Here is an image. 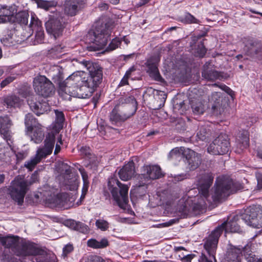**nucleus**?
Here are the masks:
<instances>
[{"label":"nucleus","instance_id":"39448f33","mask_svg":"<svg viewBox=\"0 0 262 262\" xmlns=\"http://www.w3.org/2000/svg\"><path fill=\"white\" fill-rule=\"evenodd\" d=\"M57 134V133L54 132L49 133L45 140L44 147L38 149L35 156L30 160L25 162L24 166L28 168L29 171H32L42 159L45 158L48 155L52 153L54 146L55 136Z\"/></svg>","mask_w":262,"mask_h":262},{"label":"nucleus","instance_id":"37998d69","mask_svg":"<svg viewBox=\"0 0 262 262\" xmlns=\"http://www.w3.org/2000/svg\"><path fill=\"white\" fill-rule=\"evenodd\" d=\"M184 150H183L182 148L176 147L172 149L169 153V158H180L182 157V154H184Z\"/></svg>","mask_w":262,"mask_h":262},{"label":"nucleus","instance_id":"f704fd0d","mask_svg":"<svg viewBox=\"0 0 262 262\" xmlns=\"http://www.w3.org/2000/svg\"><path fill=\"white\" fill-rule=\"evenodd\" d=\"M88 246L93 248H103L108 245V241L106 238H103L100 241L95 239H90L88 241Z\"/></svg>","mask_w":262,"mask_h":262},{"label":"nucleus","instance_id":"423d86ee","mask_svg":"<svg viewBox=\"0 0 262 262\" xmlns=\"http://www.w3.org/2000/svg\"><path fill=\"white\" fill-rule=\"evenodd\" d=\"M110 26L106 23L100 24L99 22L96 24L95 29L89 32L86 38L98 46V48L101 49L104 48L107 45L108 40H110Z\"/></svg>","mask_w":262,"mask_h":262},{"label":"nucleus","instance_id":"7ed1b4c3","mask_svg":"<svg viewBox=\"0 0 262 262\" xmlns=\"http://www.w3.org/2000/svg\"><path fill=\"white\" fill-rule=\"evenodd\" d=\"M137 109V103L133 96L121 97L110 115L113 124L124 122L133 116Z\"/></svg>","mask_w":262,"mask_h":262},{"label":"nucleus","instance_id":"a18cd8bd","mask_svg":"<svg viewBox=\"0 0 262 262\" xmlns=\"http://www.w3.org/2000/svg\"><path fill=\"white\" fill-rule=\"evenodd\" d=\"M179 212L180 213L179 215L180 218L186 217L189 213V209L187 204L185 203L179 208Z\"/></svg>","mask_w":262,"mask_h":262},{"label":"nucleus","instance_id":"aec40b11","mask_svg":"<svg viewBox=\"0 0 262 262\" xmlns=\"http://www.w3.org/2000/svg\"><path fill=\"white\" fill-rule=\"evenodd\" d=\"M84 0H66L64 4V11L68 16L76 15L81 9Z\"/></svg>","mask_w":262,"mask_h":262},{"label":"nucleus","instance_id":"72a5a7b5","mask_svg":"<svg viewBox=\"0 0 262 262\" xmlns=\"http://www.w3.org/2000/svg\"><path fill=\"white\" fill-rule=\"evenodd\" d=\"M3 246L8 247H15L18 245V236H8L3 237L1 240Z\"/></svg>","mask_w":262,"mask_h":262},{"label":"nucleus","instance_id":"338daca9","mask_svg":"<svg viewBox=\"0 0 262 262\" xmlns=\"http://www.w3.org/2000/svg\"><path fill=\"white\" fill-rule=\"evenodd\" d=\"M194 256L193 255H187L184 256L183 258V261L184 262H191V259L194 258Z\"/></svg>","mask_w":262,"mask_h":262},{"label":"nucleus","instance_id":"0e129e2a","mask_svg":"<svg viewBox=\"0 0 262 262\" xmlns=\"http://www.w3.org/2000/svg\"><path fill=\"white\" fill-rule=\"evenodd\" d=\"M80 152L82 154L88 156L90 154V148L87 147H82L80 148Z\"/></svg>","mask_w":262,"mask_h":262},{"label":"nucleus","instance_id":"412c9836","mask_svg":"<svg viewBox=\"0 0 262 262\" xmlns=\"http://www.w3.org/2000/svg\"><path fill=\"white\" fill-rule=\"evenodd\" d=\"M202 76L208 81H214L217 79H222L223 78L221 73L213 69V66L210 62H207L204 65Z\"/></svg>","mask_w":262,"mask_h":262},{"label":"nucleus","instance_id":"b1692460","mask_svg":"<svg viewBox=\"0 0 262 262\" xmlns=\"http://www.w3.org/2000/svg\"><path fill=\"white\" fill-rule=\"evenodd\" d=\"M242 249L229 245L224 259V262H241Z\"/></svg>","mask_w":262,"mask_h":262},{"label":"nucleus","instance_id":"e433bc0d","mask_svg":"<svg viewBox=\"0 0 262 262\" xmlns=\"http://www.w3.org/2000/svg\"><path fill=\"white\" fill-rule=\"evenodd\" d=\"M36 4L38 8L45 10H49L52 8L55 7L57 3L55 1H46L43 0H36Z\"/></svg>","mask_w":262,"mask_h":262},{"label":"nucleus","instance_id":"69168bd1","mask_svg":"<svg viewBox=\"0 0 262 262\" xmlns=\"http://www.w3.org/2000/svg\"><path fill=\"white\" fill-rule=\"evenodd\" d=\"M79 171H80L81 174L82 175L83 183H84L85 182H89V181L88 180V176H87L86 172L84 171V169L79 168Z\"/></svg>","mask_w":262,"mask_h":262},{"label":"nucleus","instance_id":"9b49d317","mask_svg":"<svg viewBox=\"0 0 262 262\" xmlns=\"http://www.w3.org/2000/svg\"><path fill=\"white\" fill-rule=\"evenodd\" d=\"M162 176L161 169L158 165H144L142 167L141 173L139 176V184L138 190L142 186L144 187L146 183L150 180L159 179Z\"/></svg>","mask_w":262,"mask_h":262},{"label":"nucleus","instance_id":"58836bf2","mask_svg":"<svg viewBox=\"0 0 262 262\" xmlns=\"http://www.w3.org/2000/svg\"><path fill=\"white\" fill-rule=\"evenodd\" d=\"M72 227L75 230L83 233H87L89 231V227L80 222L72 221L71 223Z\"/></svg>","mask_w":262,"mask_h":262},{"label":"nucleus","instance_id":"393cba45","mask_svg":"<svg viewBox=\"0 0 262 262\" xmlns=\"http://www.w3.org/2000/svg\"><path fill=\"white\" fill-rule=\"evenodd\" d=\"M135 173V163L133 161H130L120 169L118 174L122 181H127L133 177Z\"/></svg>","mask_w":262,"mask_h":262},{"label":"nucleus","instance_id":"4468645a","mask_svg":"<svg viewBox=\"0 0 262 262\" xmlns=\"http://www.w3.org/2000/svg\"><path fill=\"white\" fill-rule=\"evenodd\" d=\"M62 71L59 68H57L55 71V73L52 76V79L53 81L59 85L58 94L59 95L64 99L70 98L71 96L67 90L70 91L73 90V88H71L70 85H67L66 84V80H64Z\"/></svg>","mask_w":262,"mask_h":262},{"label":"nucleus","instance_id":"ddd939ff","mask_svg":"<svg viewBox=\"0 0 262 262\" xmlns=\"http://www.w3.org/2000/svg\"><path fill=\"white\" fill-rule=\"evenodd\" d=\"M59 172L60 173V179H63V184L66 185L67 189L74 190L77 188L76 179L71 175L72 169L70 166L67 163H61L59 167Z\"/></svg>","mask_w":262,"mask_h":262},{"label":"nucleus","instance_id":"c85d7f7f","mask_svg":"<svg viewBox=\"0 0 262 262\" xmlns=\"http://www.w3.org/2000/svg\"><path fill=\"white\" fill-rule=\"evenodd\" d=\"M30 132L31 140L35 143H40L44 138V134L42 130L41 125L39 124H37V126H34L27 134Z\"/></svg>","mask_w":262,"mask_h":262},{"label":"nucleus","instance_id":"49530a36","mask_svg":"<svg viewBox=\"0 0 262 262\" xmlns=\"http://www.w3.org/2000/svg\"><path fill=\"white\" fill-rule=\"evenodd\" d=\"M30 25L33 29L36 27L37 29L41 26V22L36 16L32 15Z\"/></svg>","mask_w":262,"mask_h":262},{"label":"nucleus","instance_id":"20e7f679","mask_svg":"<svg viewBox=\"0 0 262 262\" xmlns=\"http://www.w3.org/2000/svg\"><path fill=\"white\" fill-rule=\"evenodd\" d=\"M32 181H28L22 176L16 177L8 188V194L18 205H21L29 187L37 180V173L34 172L31 177Z\"/></svg>","mask_w":262,"mask_h":262},{"label":"nucleus","instance_id":"0eeeda50","mask_svg":"<svg viewBox=\"0 0 262 262\" xmlns=\"http://www.w3.org/2000/svg\"><path fill=\"white\" fill-rule=\"evenodd\" d=\"M45 27L47 32L54 38L61 36L65 28L62 14L57 11H52L49 15L48 20L45 23Z\"/></svg>","mask_w":262,"mask_h":262},{"label":"nucleus","instance_id":"de8ad7c7","mask_svg":"<svg viewBox=\"0 0 262 262\" xmlns=\"http://www.w3.org/2000/svg\"><path fill=\"white\" fill-rule=\"evenodd\" d=\"M37 31L35 35L36 41L38 43H41L44 38V32L40 28H37Z\"/></svg>","mask_w":262,"mask_h":262},{"label":"nucleus","instance_id":"f3484780","mask_svg":"<svg viewBox=\"0 0 262 262\" xmlns=\"http://www.w3.org/2000/svg\"><path fill=\"white\" fill-rule=\"evenodd\" d=\"M245 54L251 57H262V42L257 40H249L244 49Z\"/></svg>","mask_w":262,"mask_h":262},{"label":"nucleus","instance_id":"6e6d98bb","mask_svg":"<svg viewBox=\"0 0 262 262\" xmlns=\"http://www.w3.org/2000/svg\"><path fill=\"white\" fill-rule=\"evenodd\" d=\"M56 120L58 123H62L64 120V115L62 112L55 111Z\"/></svg>","mask_w":262,"mask_h":262},{"label":"nucleus","instance_id":"dca6fc26","mask_svg":"<svg viewBox=\"0 0 262 262\" xmlns=\"http://www.w3.org/2000/svg\"><path fill=\"white\" fill-rule=\"evenodd\" d=\"M27 102L31 110L37 115L43 114L49 110L48 104L46 102L41 103L37 101L36 97L34 95L28 96Z\"/></svg>","mask_w":262,"mask_h":262},{"label":"nucleus","instance_id":"ea45409f","mask_svg":"<svg viewBox=\"0 0 262 262\" xmlns=\"http://www.w3.org/2000/svg\"><path fill=\"white\" fill-rule=\"evenodd\" d=\"M29 14L28 13L23 11L16 13L14 18H16V21L20 24L27 25L28 21Z\"/></svg>","mask_w":262,"mask_h":262},{"label":"nucleus","instance_id":"5701e85b","mask_svg":"<svg viewBox=\"0 0 262 262\" xmlns=\"http://www.w3.org/2000/svg\"><path fill=\"white\" fill-rule=\"evenodd\" d=\"M86 74L83 71H77L73 73L72 75L66 78V84L71 85L70 86L73 88V90H76V87H80L83 85V78Z\"/></svg>","mask_w":262,"mask_h":262},{"label":"nucleus","instance_id":"a878e982","mask_svg":"<svg viewBox=\"0 0 262 262\" xmlns=\"http://www.w3.org/2000/svg\"><path fill=\"white\" fill-rule=\"evenodd\" d=\"M12 125V120L8 116L0 117V134L6 140H10V128Z\"/></svg>","mask_w":262,"mask_h":262},{"label":"nucleus","instance_id":"4be33fe9","mask_svg":"<svg viewBox=\"0 0 262 262\" xmlns=\"http://www.w3.org/2000/svg\"><path fill=\"white\" fill-rule=\"evenodd\" d=\"M245 214V212L240 216H234L232 220L228 222H224L221 226H223L224 230H225L226 232H240L242 230L239 224H242V222L245 223V221L242 220Z\"/></svg>","mask_w":262,"mask_h":262},{"label":"nucleus","instance_id":"a19ab883","mask_svg":"<svg viewBox=\"0 0 262 262\" xmlns=\"http://www.w3.org/2000/svg\"><path fill=\"white\" fill-rule=\"evenodd\" d=\"M206 53V50L203 43L201 41L197 45V47L194 49V55L195 56L203 57Z\"/></svg>","mask_w":262,"mask_h":262},{"label":"nucleus","instance_id":"f03ea898","mask_svg":"<svg viewBox=\"0 0 262 262\" xmlns=\"http://www.w3.org/2000/svg\"><path fill=\"white\" fill-rule=\"evenodd\" d=\"M89 71V75L83 78V85L76 90H67L70 96L79 98H86L92 95L102 79V72L99 65L83 60L80 62Z\"/></svg>","mask_w":262,"mask_h":262},{"label":"nucleus","instance_id":"052dcab7","mask_svg":"<svg viewBox=\"0 0 262 262\" xmlns=\"http://www.w3.org/2000/svg\"><path fill=\"white\" fill-rule=\"evenodd\" d=\"M157 95L160 98L159 99H161V101L165 102L166 98H167V94L164 92V91H158L157 92Z\"/></svg>","mask_w":262,"mask_h":262},{"label":"nucleus","instance_id":"864d4df0","mask_svg":"<svg viewBox=\"0 0 262 262\" xmlns=\"http://www.w3.org/2000/svg\"><path fill=\"white\" fill-rule=\"evenodd\" d=\"M15 79V78L14 77L12 76H8L5 79L3 80L1 83V88H4L6 85H7L10 83L12 82Z\"/></svg>","mask_w":262,"mask_h":262},{"label":"nucleus","instance_id":"bf43d9fd","mask_svg":"<svg viewBox=\"0 0 262 262\" xmlns=\"http://www.w3.org/2000/svg\"><path fill=\"white\" fill-rule=\"evenodd\" d=\"M17 161H21L27 157V154L25 152H18L16 154Z\"/></svg>","mask_w":262,"mask_h":262},{"label":"nucleus","instance_id":"f8f14e48","mask_svg":"<svg viewBox=\"0 0 262 262\" xmlns=\"http://www.w3.org/2000/svg\"><path fill=\"white\" fill-rule=\"evenodd\" d=\"M115 181H116L118 187H110V190L118 206L121 208H125L128 202V187L122 184L118 180Z\"/></svg>","mask_w":262,"mask_h":262},{"label":"nucleus","instance_id":"13d9d810","mask_svg":"<svg viewBox=\"0 0 262 262\" xmlns=\"http://www.w3.org/2000/svg\"><path fill=\"white\" fill-rule=\"evenodd\" d=\"M58 142H57L55 149L54 150V155H57L60 150V145L62 144L61 138V137H58Z\"/></svg>","mask_w":262,"mask_h":262},{"label":"nucleus","instance_id":"603ef678","mask_svg":"<svg viewBox=\"0 0 262 262\" xmlns=\"http://www.w3.org/2000/svg\"><path fill=\"white\" fill-rule=\"evenodd\" d=\"M73 250V246L71 244H68L63 248L62 255L66 257L69 253Z\"/></svg>","mask_w":262,"mask_h":262},{"label":"nucleus","instance_id":"3c124183","mask_svg":"<svg viewBox=\"0 0 262 262\" xmlns=\"http://www.w3.org/2000/svg\"><path fill=\"white\" fill-rule=\"evenodd\" d=\"M213 85L218 86L221 89L226 92L231 96H232V95H233V91L230 88H229L228 86H226L225 84H221L220 85H218L217 84L215 83L213 84Z\"/></svg>","mask_w":262,"mask_h":262},{"label":"nucleus","instance_id":"6e6552de","mask_svg":"<svg viewBox=\"0 0 262 262\" xmlns=\"http://www.w3.org/2000/svg\"><path fill=\"white\" fill-rule=\"evenodd\" d=\"M33 87L38 95L45 98L52 96L55 92L53 84L45 76L39 75L35 77Z\"/></svg>","mask_w":262,"mask_h":262},{"label":"nucleus","instance_id":"8fccbe9b","mask_svg":"<svg viewBox=\"0 0 262 262\" xmlns=\"http://www.w3.org/2000/svg\"><path fill=\"white\" fill-rule=\"evenodd\" d=\"M185 21L187 23H199V20L195 18L193 16L190 14H187L185 16Z\"/></svg>","mask_w":262,"mask_h":262},{"label":"nucleus","instance_id":"09e8293b","mask_svg":"<svg viewBox=\"0 0 262 262\" xmlns=\"http://www.w3.org/2000/svg\"><path fill=\"white\" fill-rule=\"evenodd\" d=\"M120 44V41L118 39H114L110 43L108 47H107V50L110 51L114 50L116 49Z\"/></svg>","mask_w":262,"mask_h":262},{"label":"nucleus","instance_id":"e2e57ef3","mask_svg":"<svg viewBox=\"0 0 262 262\" xmlns=\"http://www.w3.org/2000/svg\"><path fill=\"white\" fill-rule=\"evenodd\" d=\"M198 262H213L211 259H208L207 256L202 254V255L198 259Z\"/></svg>","mask_w":262,"mask_h":262},{"label":"nucleus","instance_id":"2f4dec72","mask_svg":"<svg viewBox=\"0 0 262 262\" xmlns=\"http://www.w3.org/2000/svg\"><path fill=\"white\" fill-rule=\"evenodd\" d=\"M1 42L5 46L11 47L20 43L21 41L17 39L15 33L10 32L1 39Z\"/></svg>","mask_w":262,"mask_h":262},{"label":"nucleus","instance_id":"bb28decb","mask_svg":"<svg viewBox=\"0 0 262 262\" xmlns=\"http://www.w3.org/2000/svg\"><path fill=\"white\" fill-rule=\"evenodd\" d=\"M42 251L34 245L30 243H23L21 244V249L17 253V255H36L40 254Z\"/></svg>","mask_w":262,"mask_h":262},{"label":"nucleus","instance_id":"5fc2aeb1","mask_svg":"<svg viewBox=\"0 0 262 262\" xmlns=\"http://www.w3.org/2000/svg\"><path fill=\"white\" fill-rule=\"evenodd\" d=\"M89 185V182H85L84 183H83V187L82 189V194L80 197L81 200H82L84 198L88 190Z\"/></svg>","mask_w":262,"mask_h":262},{"label":"nucleus","instance_id":"680f3d73","mask_svg":"<svg viewBox=\"0 0 262 262\" xmlns=\"http://www.w3.org/2000/svg\"><path fill=\"white\" fill-rule=\"evenodd\" d=\"M89 262H105L104 260L99 256H94L91 257Z\"/></svg>","mask_w":262,"mask_h":262},{"label":"nucleus","instance_id":"cd10ccee","mask_svg":"<svg viewBox=\"0 0 262 262\" xmlns=\"http://www.w3.org/2000/svg\"><path fill=\"white\" fill-rule=\"evenodd\" d=\"M159 61V57H152L147 61V66L150 71V76L157 81H160L162 78L157 67Z\"/></svg>","mask_w":262,"mask_h":262},{"label":"nucleus","instance_id":"4c0bfd02","mask_svg":"<svg viewBox=\"0 0 262 262\" xmlns=\"http://www.w3.org/2000/svg\"><path fill=\"white\" fill-rule=\"evenodd\" d=\"M210 134L209 130L207 127L200 126L196 132V137L200 140L204 141L209 137Z\"/></svg>","mask_w":262,"mask_h":262},{"label":"nucleus","instance_id":"4d7b16f0","mask_svg":"<svg viewBox=\"0 0 262 262\" xmlns=\"http://www.w3.org/2000/svg\"><path fill=\"white\" fill-rule=\"evenodd\" d=\"M177 221V220H175V219L171 220L169 222H165V223H162V224H159L158 225H156V227H158V228L168 227V226L172 225Z\"/></svg>","mask_w":262,"mask_h":262},{"label":"nucleus","instance_id":"9d476101","mask_svg":"<svg viewBox=\"0 0 262 262\" xmlns=\"http://www.w3.org/2000/svg\"><path fill=\"white\" fill-rule=\"evenodd\" d=\"M223 226H219L205 239L204 247L210 258L215 262V255L217 249L219 238L224 231Z\"/></svg>","mask_w":262,"mask_h":262},{"label":"nucleus","instance_id":"473e14b6","mask_svg":"<svg viewBox=\"0 0 262 262\" xmlns=\"http://www.w3.org/2000/svg\"><path fill=\"white\" fill-rule=\"evenodd\" d=\"M190 104L193 114L199 115L204 113L205 107L200 101L196 99L191 100Z\"/></svg>","mask_w":262,"mask_h":262},{"label":"nucleus","instance_id":"c9c22d12","mask_svg":"<svg viewBox=\"0 0 262 262\" xmlns=\"http://www.w3.org/2000/svg\"><path fill=\"white\" fill-rule=\"evenodd\" d=\"M25 123L27 128V133H28L34 126H37L38 124L36 122V119L33 115L29 113L26 115Z\"/></svg>","mask_w":262,"mask_h":262},{"label":"nucleus","instance_id":"c756f323","mask_svg":"<svg viewBox=\"0 0 262 262\" xmlns=\"http://www.w3.org/2000/svg\"><path fill=\"white\" fill-rule=\"evenodd\" d=\"M17 13V9L15 5L3 6L1 8V14L6 18H8V21L10 22L14 20V15Z\"/></svg>","mask_w":262,"mask_h":262},{"label":"nucleus","instance_id":"a211bd4d","mask_svg":"<svg viewBox=\"0 0 262 262\" xmlns=\"http://www.w3.org/2000/svg\"><path fill=\"white\" fill-rule=\"evenodd\" d=\"M211 104V110L214 115H218L223 112L226 106L225 101H223L220 93L215 92L209 99Z\"/></svg>","mask_w":262,"mask_h":262},{"label":"nucleus","instance_id":"f257e3e1","mask_svg":"<svg viewBox=\"0 0 262 262\" xmlns=\"http://www.w3.org/2000/svg\"><path fill=\"white\" fill-rule=\"evenodd\" d=\"M213 176L211 173H205L198 180V186L201 197L203 198L198 203L194 204L192 209L195 214H199L205 209L207 204L218 202L225 199L231 193L236 191L237 188L229 177L220 176L217 178L213 190L210 194L209 189L213 183Z\"/></svg>","mask_w":262,"mask_h":262},{"label":"nucleus","instance_id":"774afa93","mask_svg":"<svg viewBox=\"0 0 262 262\" xmlns=\"http://www.w3.org/2000/svg\"><path fill=\"white\" fill-rule=\"evenodd\" d=\"M249 138L247 136H245L243 138V141H242V144L245 148L247 147L249 144Z\"/></svg>","mask_w":262,"mask_h":262},{"label":"nucleus","instance_id":"2eb2a0df","mask_svg":"<svg viewBox=\"0 0 262 262\" xmlns=\"http://www.w3.org/2000/svg\"><path fill=\"white\" fill-rule=\"evenodd\" d=\"M243 220L248 225L256 228H262V213H257L255 209L252 208L245 211Z\"/></svg>","mask_w":262,"mask_h":262},{"label":"nucleus","instance_id":"79ce46f5","mask_svg":"<svg viewBox=\"0 0 262 262\" xmlns=\"http://www.w3.org/2000/svg\"><path fill=\"white\" fill-rule=\"evenodd\" d=\"M96 226L98 229L102 231H106L108 229L110 224L107 221L103 219L97 220L95 223Z\"/></svg>","mask_w":262,"mask_h":262},{"label":"nucleus","instance_id":"6ab92c4d","mask_svg":"<svg viewBox=\"0 0 262 262\" xmlns=\"http://www.w3.org/2000/svg\"><path fill=\"white\" fill-rule=\"evenodd\" d=\"M184 156L186 157L187 168L190 170L196 169L201 163L200 155L189 148L184 149Z\"/></svg>","mask_w":262,"mask_h":262},{"label":"nucleus","instance_id":"7c9ffc66","mask_svg":"<svg viewBox=\"0 0 262 262\" xmlns=\"http://www.w3.org/2000/svg\"><path fill=\"white\" fill-rule=\"evenodd\" d=\"M21 103L22 100L15 95L8 96L4 99V104L8 108L19 107Z\"/></svg>","mask_w":262,"mask_h":262},{"label":"nucleus","instance_id":"c03bdc74","mask_svg":"<svg viewBox=\"0 0 262 262\" xmlns=\"http://www.w3.org/2000/svg\"><path fill=\"white\" fill-rule=\"evenodd\" d=\"M135 70V69L134 68H131L128 70H127L126 72L125 75L121 80L120 83L119 84L118 86H122L128 84V79L132 73Z\"/></svg>","mask_w":262,"mask_h":262},{"label":"nucleus","instance_id":"1a4fd4ad","mask_svg":"<svg viewBox=\"0 0 262 262\" xmlns=\"http://www.w3.org/2000/svg\"><path fill=\"white\" fill-rule=\"evenodd\" d=\"M229 139L227 135L221 134L209 145L208 152L214 155H224L230 149Z\"/></svg>","mask_w":262,"mask_h":262}]
</instances>
